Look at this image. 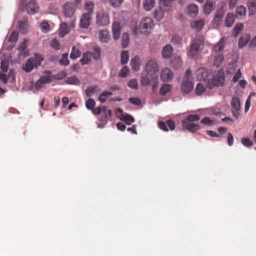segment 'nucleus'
<instances>
[{
    "label": "nucleus",
    "instance_id": "1",
    "mask_svg": "<svg viewBox=\"0 0 256 256\" xmlns=\"http://www.w3.org/2000/svg\"><path fill=\"white\" fill-rule=\"evenodd\" d=\"M204 38L202 36H196L193 39L188 50V54L192 58H196L200 52V46L204 44Z\"/></svg>",
    "mask_w": 256,
    "mask_h": 256
},
{
    "label": "nucleus",
    "instance_id": "2",
    "mask_svg": "<svg viewBox=\"0 0 256 256\" xmlns=\"http://www.w3.org/2000/svg\"><path fill=\"white\" fill-rule=\"evenodd\" d=\"M141 84L144 86L152 85L153 91L156 90L158 84V77L157 74L147 72L142 76Z\"/></svg>",
    "mask_w": 256,
    "mask_h": 256
},
{
    "label": "nucleus",
    "instance_id": "3",
    "mask_svg": "<svg viewBox=\"0 0 256 256\" xmlns=\"http://www.w3.org/2000/svg\"><path fill=\"white\" fill-rule=\"evenodd\" d=\"M91 111L94 115L101 114L102 118L100 119V120L104 124L107 122L108 118H110L112 116V110H108V108L105 106L94 108Z\"/></svg>",
    "mask_w": 256,
    "mask_h": 256
},
{
    "label": "nucleus",
    "instance_id": "4",
    "mask_svg": "<svg viewBox=\"0 0 256 256\" xmlns=\"http://www.w3.org/2000/svg\"><path fill=\"white\" fill-rule=\"evenodd\" d=\"M110 22L108 14L106 12L99 11L96 14V23L100 26H105Z\"/></svg>",
    "mask_w": 256,
    "mask_h": 256
},
{
    "label": "nucleus",
    "instance_id": "5",
    "mask_svg": "<svg viewBox=\"0 0 256 256\" xmlns=\"http://www.w3.org/2000/svg\"><path fill=\"white\" fill-rule=\"evenodd\" d=\"M154 26L153 20L150 18H145L142 20L140 24V28L144 30L142 32H149Z\"/></svg>",
    "mask_w": 256,
    "mask_h": 256
},
{
    "label": "nucleus",
    "instance_id": "6",
    "mask_svg": "<svg viewBox=\"0 0 256 256\" xmlns=\"http://www.w3.org/2000/svg\"><path fill=\"white\" fill-rule=\"evenodd\" d=\"M145 69L147 72L156 74V73L159 70V66L156 60H151L146 63Z\"/></svg>",
    "mask_w": 256,
    "mask_h": 256
},
{
    "label": "nucleus",
    "instance_id": "7",
    "mask_svg": "<svg viewBox=\"0 0 256 256\" xmlns=\"http://www.w3.org/2000/svg\"><path fill=\"white\" fill-rule=\"evenodd\" d=\"M92 16L88 14H82L80 16L79 26L81 28H88L91 24Z\"/></svg>",
    "mask_w": 256,
    "mask_h": 256
},
{
    "label": "nucleus",
    "instance_id": "8",
    "mask_svg": "<svg viewBox=\"0 0 256 256\" xmlns=\"http://www.w3.org/2000/svg\"><path fill=\"white\" fill-rule=\"evenodd\" d=\"M25 8L28 14H34L38 12L39 7L36 2L31 0L27 3Z\"/></svg>",
    "mask_w": 256,
    "mask_h": 256
},
{
    "label": "nucleus",
    "instance_id": "9",
    "mask_svg": "<svg viewBox=\"0 0 256 256\" xmlns=\"http://www.w3.org/2000/svg\"><path fill=\"white\" fill-rule=\"evenodd\" d=\"M182 126L184 130H186L190 132H196L200 128V126L194 122H186L185 121H182Z\"/></svg>",
    "mask_w": 256,
    "mask_h": 256
},
{
    "label": "nucleus",
    "instance_id": "10",
    "mask_svg": "<svg viewBox=\"0 0 256 256\" xmlns=\"http://www.w3.org/2000/svg\"><path fill=\"white\" fill-rule=\"evenodd\" d=\"M158 126L160 130L165 132L168 131V126L169 127L170 130H174L176 128L175 123L172 120H168L166 122L160 121L158 123Z\"/></svg>",
    "mask_w": 256,
    "mask_h": 256
},
{
    "label": "nucleus",
    "instance_id": "11",
    "mask_svg": "<svg viewBox=\"0 0 256 256\" xmlns=\"http://www.w3.org/2000/svg\"><path fill=\"white\" fill-rule=\"evenodd\" d=\"M174 78L172 71L168 68H164L160 72V80L164 82H170Z\"/></svg>",
    "mask_w": 256,
    "mask_h": 256
},
{
    "label": "nucleus",
    "instance_id": "12",
    "mask_svg": "<svg viewBox=\"0 0 256 256\" xmlns=\"http://www.w3.org/2000/svg\"><path fill=\"white\" fill-rule=\"evenodd\" d=\"M113 38L115 40L119 39L121 34V26L118 22H114L112 24Z\"/></svg>",
    "mask_w": 256,
    "mask_h": 256
},
{
    "label": "nucleus",
    "instance_id": "13",
    "mask_svg": "<svg viewBox=\"0 0 256 256\" xmlns=\"http://www.w3.org/2000/svg\"><path fill=\"white\" fill-rule=\"evenodd\" d=\"M205 24V20L203 18L194 20L190 23V26L197 32L200 31Z\"/></svg>",
    "mask_w": 256,
    "mask_h": 256
},
{
    "label": "nucleus",
    "instance_id": "14",
    "mask_svg": "<svg viewBox=\"0 0 256 256\" xmlns=\"http://www.w3.org/2000/svg\"><path fill=\"white\" fill-rule=\"evenodd\" d=\"M64 14L66 17H71L74 14V8L72 3L66 2L63 6Z\"/></svg>",
    "mask_w": 256,
    "mask_h": 256
},
{
    "label": "nucleus",
    "instance_id": "15",
    "mask_svg": "<svg viewBox=\"0 0 256 256\" xmlns=\"http://www.w3.org/2000/svg\"><path fill=\"white\" fill-rule=\"evenodd\" d=\"M196 78L200 81H205L208 78V73L206 68H198L196 72Z\"/></svg>",
    "mask_w": 256,
    "mask_h": 256
},
{
    "label": "nucleus",
    "instance_id": "16",
    "mask_svg": "<svg viewBox=\"0 0 256 256\" xmlns=\"http://www.w3.org/2000/svg\"><path fill=\"white\" fill-rule=\"evenodd\" d=\"M98 38L102 42H108L110 40V35L106 29H102L98 32Z\"/></svg>",
    "mask_w": 256,
    "mask_h": 256
},
{
    "label": "nucleus",
    "instance_id": "17",
    "mask_svg": "<svg viewBox=\"0 0 256 256\" xmlns=\"http://www.w3.org/2000/svg\"><path fill=\"white\" fill-rule=\"evenodd\" d=\"M194 88L193 84L190 80H184L181 89L183 92L188 94L191 92Z\"/></svg>",
    "mask_w": 256,
    "mask_h": 256
},
{
    "label": "nucleus",
    "instance_id": "18",
    "mask_svg": "<svg viewBox=\"0 0 256 256\" xmlns=\"http://www.w3.org/2000/svg\"><path fill=\"white\" fill-rule=\"evenodd\" d=\"M34 66L36 67L34 60L32 58H30L26 60V63L23 65L22 68L26 72H30L34 69Z\"/></svg>",
    "mask_w": 256,
    "mask_h": 256
},
{
    "label": "nucleus",
    "instance_id": "19",
    "mask_svg": "<svg viewBox=\"0 0 256 256\" xmlns=\"http://www.w3.org/2000/svg\"><path fill=\"white\" fill-rule=\"evenodd\" d=\"M44 73L45 74L41 76L38 80L42 82L44 84L50 83L53 79V76L50 71L46 70Z\"/></svg>",
    "mask_w": 256,
    "mask_h": 256
},
{
    "label": "nucleus",
    "instance_id": "20",
    "mask_svg": "<svg viewBox=\"0 0 256 256\" xmlns=\"http://www.w3.org/2000/svg\"><path fill=\"white\" fill-rule=\"evenodd\" d=\"M246 9L244 6H238L236 10V16L238 19H242L246 16Z\"/></svg>",
    "mask_w": 256,
    "mask_h": 256
},
{
    "label": "nucleus",
    "instance_id": "21",
    "mask_svg": "<svg viewBox=\"0 0 256 256\" xmlns=\"http://www.w3.org/2000/svg\"><path fill=\"white\" fill-rule=\"evenodd\" d=\"M92 52L86 51L83 53L80 62L82 66L88 64L92 61Z\"/></svg>",
    "mask_w": 256,
    "mask_h": 256
},
{
    "label": "nucleus",
    "instance_id": "22",
    "mask_svg": "<svg viewBox=\"0 0 256 256\" xmlns=\"http://www.w3.org/2000/svg\"><path fill=\"white\" fill-rule=\"evenodd\" d=\"M208 0L204 4V12L206 14H210L214 10L215 2L213 1H208Z\"/></svg>",
    "mask_w": 256,
    "mask_h": 256
},
{
    "label": "nucleus",
    "instance_id": "23",
    "mask_svg": "<svg viewBox=\"0 0 256 256\" xmlns=\"http://www.w3.org/2000/svg\"><path fill=\"white\" fill-rule=\"evenodd\" d=\"M100 90V88L97 86H88L85 90V94L87 97L92 96L94 94L98 92Z\"/></svg>",
    "mask_w": 256,
    "mask_h": 256
},
{
    "label": "nucleus",
    "instance_id": "24",
    "mask_svg": "<svg viewBox=\"0 0 256 256\" xmlns=\"http://www.w3.org/2000/svg\"><path fill=\"white\" fill-rule=\"evenodd\" d=\"M172 48L171 45L167 44L162 50V56L164 58H168L172 54Z\"/></svg>",
    "mask_w": 256,
    "mask_h": 256
},
{
    "label": "nucleus",
    "instance_id": "25",
    "mask_svg": "<svg viewBox=\"0 0 256 256\" xmlns=\"http://www.w3.org/2000/svg\"><path fill=\"white\" fill-rule=\"evenodd\" d=\"M224 80V76L220 75H216L212 78V83L214 86H222Z\"/></svg>",
    "mask_w": 256,
    "mask_h": 256
},
{
    "label": "nucleus",
    "instance_id": "26",
    "mask_svg": "<svg viewBox=\"0 0 256 256\" xmlns=\"http://www.w3.org/2000/svg\"><path fill=\"white\" fill-rule=\"evenodd\" d=\"M225 38H222L218 42L214 45V50L216 52H220L223 50L224 48Z\"/></svg>",
    "mask_w": 256,
    "mask_h": 256
},
{
    "label": "nucleus",
    "instance_id": "27",
    "mask_svg": "<svg viewBox=\"0 0 256 256\" xmlns=\"http://www.w3.org/2000/svg\"><path fill=\"white\" fill-rule=\"evenodd\" d=\"M234 16L232 13H228L226 14L225 19V26L226 27H230L232 26L234 22Z\"/></svg>",
    "mask_w": 256,
    "mask_h": 256
},
{
    "label": "nucleus",
    "instance_id": "28",
    "mask_svg": "<svg viewBox=\"0 0 256 256\" xmlns=\"http://www.w3.org/2000/svg\"><path fill=\"white\" fill-rule=\"evenodd\" d=\"M155 6V0H144L143 6L145 10L150 11Z\"/></svg>",
    "mask_w": 256,
    "mask_h": 256
},
{
    "label": "nucleus",
    "instance_id": "29",
    "mask_svg": "<svg viewBox=\"0 0 256 256\" xmlns=\"http://www.w3.org/2000/svg\"><path fill=\"white\" fill-rule=\"evenodd\" d=\"M247 6L248 10V15L254 16L256 12V2L254 0L249 2H248Z\"/></svg>",
    "mask_w": 256,
    "mask_h": 256
},
{
    "label": "nucleus",
    "instance_id": "30",
    "mask_svg": "<svg viewBox=\"0 0 256 256\" xmlns=\"http://www.w3.org/2000/svg\"><path fill=\"white\" fill-rule=\"evenodd\" d=\"M130 65L134 71H138L140 70V58L138 56H136L134 58L132 59L130 61Z\"/></svg>",
    "mask_w": 256,
    "mask_h": 256
},
{
    "label": "nucleus",
    "instance_id": "31",
    "mask_svg": "<svg viewBox=\"0 0 256 256\" xmlns=\"http://www.w3.org/2000/svg\"><path fill=\"white\" fill-rule=\"evenodd\" d=\"M188 12L192 16H196L198 11V6L194 4H190L188 7Z\"/></svg>",
    "mask_w": 256,
    "mask_h": 256
},
{
    "label": "nucleus",
    "instance_id": "32",
    "mask_svg": "<svg viewBox=\"0 0 256 256\" xmlns=\"http://www.w3.org/2000/svg\"><path fill=\"white\" fill-rule=\"evenodd\" d=\"M94 4L92 2H87L84 5L86 12L83 14H88L92 16L94 12Z\"/></svg>",
    "mask_w": 256,
    "mask_h": 256
},
{
    "label": "nucleus",
    "instance_id": "33",
    "mask_svg": "<svg viewBox=\"0 0 256 256\" xmlns=\"http://www.w3.org/2000/svg\"><path fill=\"white\" fill-rule=\"evenodd\" d=\"M250 40V36L248 34L243 36L239 39L238 47L242 48Z\"/></svg>",
    "mask_w": 256,
    "mask_h": 256
},
{
    "label": "nucleus",
    "instance_id": "34",
    "mask_svg": "<svg viewBox=\"0 0 256 256\" xmlns=\"http://www.w3.org/2000/svg\"><path fill=\"white\" fill-rule=\"evenodd\" d=\"M112 94V92H110L104 91L99 95L98 100L100 102L104 103L106 100L108 96Z\"/></svg>",
    "mask_w": 256,
    "mask_h": 256
},
{
    "label": "nucleus",
    "instance_id": "35",
    "mask_svg": "<svg viewBox=\"0 0 256 256\" xmlns=\"http://www.w3.org/2000/svg\"><path fill=\"white\" fill-rule=\"evenodd\" d=\"M130 42V35L128 32H124L122 35V46L123 48L128 46Z\"/></svg>",
    "mask_w": 256,
    "mask_h": 256
},
{
    "label": "nucleus",
    "instance_id": "36",
    "mask_svg": "<svg viewBox=\"0 0 256 256\" xmlns=\"http://www.w3.org/2000/svg\"><path fill=\"white\" fill-rule=\"evenodd\" d=\"M80 51L78 48H76L75 46H74L72 48L70 57L72 60H76L78 58L80 57Z\"/></svg>",
    "mask_w": 256,
    "mask_h": 256
},
{
    "label": "nucleus",
    "instance_id": "37",
    "mask_svg": "<svg viewBox=\"0 0 256 256\" xmlns=\"http://www.w3.org/2000/svg\"><path fill=\"white\" fill-rule=\"evenodd\" d=\"M200 118V116L198 114H189L182 121H185L186 122H194L199 120Z\"/></svg>",
    "mask_w": 256,
    "mask_h": 256
},
{
    "label": "nucleus",
    "instance_id": "38",
    "mask_svg": "<svg viewBox=\"0 0 256 256\" xmlns=\"http://www.w3.org/2000/svg\"><path fill=\"white\" fill-rule=\"evenodd\" d=\"M244 28V24L242 23L237 24L234 28L232 36L236 38Z\"/></svg>",
    "mask_w": 256,
    "mask_h": 256
},
{
    "label": "nucleus",
    "instance_id": "39",
    "mask_svg": "<svg viewBox=\"0 0 256 256\" xmlns=\"http://www.w3.org/2000/svg\"><path fill=\"white\" fill-rule=\"evenodd\" d=\"M231 106L236 110H240V99L236 97H233L231 101Z\"/></svg>",
    "mask_w": 256,
    "mask_h": 256
},
{
    "label": "nucleus",
    "instance_id": "40",
    "mask_svg": "<svg viewBox=\"0 0 256 256\" xmlns=\"http://www.w3.org/2000/svg\"><path fill=\"white\" fill-rule=\"evenodd\" d=\"M171 90V86L168 84H163L160 90V94L162 96H165Z\"/></svg>",
    "mask_w": 256,
    "mask_h": 256
},
{
    "label": "nucleus",
    "instance_id": "41",
    "mask_svg": "<svg viewBox=\"0 0 256 256\" xmlns=\"http://www.w3.org/2000/svg\"><path fill=\"white\" fill-rule=\"evenodd\" d=\"M68 32V24L65 22L61 24L59 32L60 36L62 38L65 36Z\"/></svg>",
    "mask_w": 256,
    "mask_h": 256
},
{
    "label": "nucleus",
    "instance_id": "42",
    "mask_svg": "<svg viewBox=\"0 0 256 256\" xmlns=\"http://www.w3.org/2000/svg\"><path fill=\"white\" fill-rule=\"evenodd\" d=\"M224 58L222 54H218L214 57V65L216 67H219L223 62Z\"/></svg>",
    "mask_w": 256,
    "mask_h": 256
},
{
    "label": "nucleus",
    "instance_id": "43",
    "mask_svg": "<svg viewBox=\"0 0 256 256\" xmlns=\"http://www.w3.org/2000/svg\"><path fill=\"white\" fill-rule=\"evenodd\" d=\"M68 54L67 53L63 54L61 58L59 60V64L64 66H68L69 64V60L68 58Z\"/></svg>",
    "mask_w": 256,
    "mask_h": 256
},
{
    "label": "nucleus",
    "instance_id": "44",
    "mask_svg": "<svg viewBox=\"0 0 256 256\" xmlns=\"http://www.w3.org/2000/svg\"><path fill=\"white\" fill-rule=\"evenodd\" d=\"M223 16L224 14L222 12H218L213 20L214 24H216L217 26H218L220 24Z\"/></svg>",
    "mask_w": 256,
    "mask_h": 256
},
{
    "label": "nucleus",
    "instance_id": "45",
    "mask_svg": "<svg viewBox=\"0 0 256 256\" xmlns=\"http://www.w3.org/2000/svg\"><path fill=\"white\" fill-rule=\"evenodd\" d=\"M92 52V58L94 60H98L100 58V49L98 46H96L93 49Z\"/></svg>",
    "mask_w": 256,
    "mask_h": 256
},
{
    "label": "nucleus",
    "instance_id": "46",
    "mask_svg": "<svg viewBox=\"0 0 256 256\" xmlns=\"http://www.w3.org/2000/svg\"><path fill=\"white\" fill-rule=\"evenodd\" d=\"M171 66L174 68H178L182 64L181 58L178 56L176 60H172L170 62Z\"/></svg>",
    "mask_w": 256,
    "mask_h": 256
},
{
    "label": "nucleus",
    "instance_id": "47",
    "mask_svg": "<svg viewBox=\"0 0 256 256\" xmlns=\"http://www.w3.org/2000/svg\"><path fill=\"white\" fill-rule=\"evenodd\" d=\"M164 14L162 10H155L154 14V17L157 20L160 21L164 18Z\"/></svg>",
    "mask_w": 256,
    "mask_h": 256
},
{
    "label": "nucleus",
    "instance_id": "48",
    "mask_svg": "<svg viewBox=\"0 0 256 256\" xmlns=\"http://www.w3.org/2000/svg\"><path fill=\"white\" fill-rule=\"evenodd\" d=\"M129 60V54L128 51L123 50L121 54V64H126Z\"/></svg>",
    "mask_w": 256,
    "mask_h": 256
},
{
    "label": "nucleus",
    "instance_id": "49",
    "mask_svg": "<svg viewBox=\"0 0 256 256\" xmlns=\"http://www.w3.org/2000/svg\"><path fill=\"white\" fill-rule=\"evenodd\" d=\"M96 106V102L92 98H88L86 102V106L87 109L92 110Z\"/></svg>",
    "mask_w": 256,
    "mask_h": 256
},
{
    "label": "nucleus",
    "instance_id": "50",
    "mask_svg": "<svg viewBox=\"0 0 256 256\" xmlns=\"http://www.w3.org/2000/svg\"><path fill=\"white\" fill-rule=\"evenodd\" d=\"M206 88L201 84L198 83L196 88V93L197 95L200 96L205 91Z\"/></svg>",
    "mask_w": 256,
    "mask_h": 256
},
{
    "label": "nucleus",
    "instance_id": "51",
    "mask_svg": "<svg viewBox=\"0 0 256 256\" xmlns=\"http://www.w3.org/2000/svg\"><path fill=\"white\" fill-rule=\"evenodd\" d=\"M65 82L69 84H77L79 82V80L76 76H72L67 78Z\"/></svg>",
    "mask_w": 256,
    "mask_h": 256
},
{
    "label": "nucleus",
    "instance_id": "52",
    "mask_svg": "<svg viewBox=\"0 0 256 256\" xmlns=\"http://www.w3.org/2000/svg\"><path fill=\"white\" fill-rule=\"evenodd\" d=\"M121 120H124L127 125H130L132 123L134 122V118L130 114L123 116Z\"/></svg>",
    "mask_w": 256,
    "mask_h": 256
},
{
    "label": "nucleus",
    "instance_id": "53",
    "mask_svg": "<svg viewBox=\"0 0 256 256\" xmlns=\"http://www.w3.org/2000/svg\"><path fill=\"white\" fill-rule=\"evenodd\" d=\"M34 64H36V68H37L38 66L40 65V62L44 60L42 56L38 54H35L34 56Z\"/></svg>",
    "mask_w": 256,
    "mask_h": 256
},
{
    "label": "nucleus",
    "instance_id": "54",
    "mask_svg": "<svg viewBox=\"0 0 256 256\" xmlns=\"http://www.w3.org/2000/svg\"><path fill=\"white\" fill-rule=\"evenodd\" d=\"M128 86L134 90H137L138 88V84L137 80L132 79L128 82Z\"/></svg>",
    "mask_w": 256,
    "mask_h": 256
},
{
    "label": "nucleus",
    "instance_id": "55",
    "mask_svg": "<svg viewBox=\"0 0 256 256\" xmlns=\"http://www.w3.org/2000/svg\"><path fill=\"white\" fill-rule=\"evenodd\" d=\"M28 22L26 20L21 21L19 22V30L21 32L25 34L26 32Z\"/></svg>",
    "mask_w": 256,
    "mask_h": 256
},
{
    "label": "nucleus",
    "instance_id": "56",
    "mask_svg": "<svg viewBox=\"0 0 256 256\" xmlns=\"http://www.w3.org/2000/svg\"><path fill=\"white\" fill-rule=\"evenodd\" d=\"M18 33L16 31H13L8 38V41L10 42H16L18 40Z\"/></svg>",
    "mask_w": 256,
    "mask_h": 256
},
{
    "label": "nucleus",
    "instance_id": "57",
    "mask_svg": "<svg viewBox=\"0 0 256 256\" xmlns=\"http://www.w3.org/2000/svg\"><path fill=\"white\" fill-rule=\"evenodd\" d=\"M181 40V38L177 34H174L172 37V42L174 44H180Z\"/></svg>",
    "mask_w": 256,
    "mask_h": 256
},
{
    "label": "nucleus",
    "instance_id": "58",
    "mask_svg": "<svg viewBox=\"0 0 256 256\" xmlns=\"http://www.w3.org/2000/svg\"><path fill=\"white\" fill-rule=\"evenodd\" d=\"M129 102L135 106H140L142 104V100L138 98H130Z\"/></svg>",
    "mask_w": 256,
    "mask_h": 256
},
{
    "label": "nucleus",
    "instance_id": "59",
    "mask_svg": "<svg viewBox=\"0 0 256 256\" xmlns=\"http://www.w3.org/2000/svg\"><path fill=\"white\" fill-rule=\"evenodd\" d=\"M40 27L42 30L44 32H47L50 30V28L49 24L46 22H42L40 25Z\"/></svg>",
    "mask_w": 256,
    "mask_h": 256
},
{
    "label": "nucleus",
    "instance_id": "60",
    "mask_svg": "<svg viewBox=\"0 0 256 256\" xmlns=\"http://www.w3.org/2000/svg\"><path fill=\"white\" fill-rule=\"evenodd\" d=\"M124 0H109L110 4L114 7H118L122 3Z\"/></svg>",
    "mask_w": 256,
    "mask_h": 256
},
{
    "label": "nucleus",
    "instance_id": "61",
    "mask_svg": "<svg viewBox=\"0 0 256 256\" xmlns=\"http://www.w3.org/2000/svg\"><path fill=\"white\" fill-rule=\"evenodd\" d=\"M241 141L242 144L246 146L250 147L252 145V142L249 138H243Z\"/></svg>",
    "mask_w": 256,
    "mask_h": 256
},
{
    "label": "nucleus",
    "instance_id": "62",
    "mask_svg": "<svg viewBox=\"0 0 256 256\" xmlns=\"http://www.w3.org/2000/svg\"><path fill=\"white\" fill-rule=\"evenodd\" d=\"M172 1L170 0H160V4L164 8H170L172 6Z\"/></svg>",
    "mask_w": 256,
    "mask_h": 256
},
{
    "label": "nucleus",
    "instance_id": "63",
    "mask_svg": "<svg viewBox=\"0 0 256 256\" xmlns=\"http://www.w3.org/2000/svg\"><path fill=\"white\" fill-rule=\"evenodd\" d=\"M27 42L26 40H24L23 42L18 44V50L22 52H24L26 48Z\"/></svg>",
    "mask_w": 256,
    "mask_h": 256
},
{
    "label": "nucleus",
    "instance_id": "64",
    "mask_svg": "<svg viewBox=\"0 0 256 256\" xmlns=\"http://www.w3.org/2000/svg\"><path fill=\"white\" fill-rule=\"evenodd\" d=\"M50 46L52 48L56 50L60 49V43L56 38L53 39L50 42Z\"/></svg>",
    "mask_w": 256,
    "mask_h": 256
}]
</instances>
